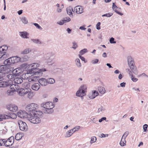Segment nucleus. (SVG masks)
<instances>
[{
  "label": "nucleus",
  "mask_w": 148,
  "mask_h": 148,
  "mask_svg": "<svg viewBox=\"0 0 148 148\" xmlns=\"http://www.w3.org/2000/svg\"><path fill=\"white\" fill-rule=\"evenodd\" d=\"M48 81V84H52L55 83V80L53 78H49L47 79Z\"/></svg>",
  "instance_id": "nucleus-43"
},
{
  "label": "nucleus",
  "mask_w": 148,
  "mask_h": 148,
  "mask_svg": "<svg viewBox=\"0 0 148 148\" xmlns=\"http://www.w3.org/2000/svg\"><path fill=\"white\" fill-rule=\"evenodd\" d=\"M30 91H31V89L20 88L18 91V92L19 95L23 96L28 93Z\"/></svg>",
  "instance_id": "nucleus-9"
},
{
  "label": "nucleus",
  "mask_w": 148,
  "mask_h": 148,
  "mask_svg": "<svg viewBox=\"0 0 148 148\" xmlns=\"http://www.w3.org/2000/svg\"><path fill=\"white\" fill-rule=\"evenodd\" d=\"M22 71L20 68H16L12 71V73L14 74L15 76L19 75L21 73Z\"/></svg>",
  "instance_id": "nucleus-15"
},
{
  "label": "nucleus",
  "mask_w": 148,
  "mask_h": 148,
  "mask_svg": "<svg viewBox=\"0 0 148 148\" xmlns=\"http://www.w3.org/2000/svg\"><path fill=\"white\" fill-rule=\"evenodd\" d=\"M32 69L29 71L27 73L25 74V76H27L29 74H34L35 75L38 74L39 75H42V71H46V69H39L37 68L39 66V64L37 63H34L31 65Z\"/></svg>",
  "instance_id": "nucleus-1"
},
{
  "label": "nucleus",
  "mask_w": 148,
  "mask_h": 148,
  "mask_svg": "<svg viewBox=\"0 0 148 148\" xmlns=\"http://www.w3.org/2000/svg\"><path fill=\"white\" fill-rule=\"evenodd\" d=\"M27 67V63H23L21 65V68H21V69H22V70H23L26 69Z\"/></svg>",
  "instance_id": "nucleus-46"
},
{
  "label": "nucleus",
  "mask_w": 148,
  "mask_h": 148,
  "mask_svg": "<svg viewBox=\"0 0 148 148\" xmlns=\"http://www.w3.org/2000/svg\"><path fill=\"white\" fill-rule=\"evenodd\" d=\"M40 106L45 109L44 112L47 114H51L53 112V108L54 107V105L52 102L43 103L40 104Z\"/></svg>",
  "instance_id": "nucleus-2"
},
{
  "label": "nucleus",
  "mask_w": 148,
  "mask_h": 148,
  "mask_svg": "<svg viewBox=\"0 0 148 148\" xmlns=\"http://www.w3.org/2000/svg\"><path fill=\"white\" fill-rule=\"evenodd\" d=\"M105 108L103 106H101L98 108V112L99 113H101L103 111H105Z\"/></svg>",
  "instance_id": "nucleus-45"
},
{
  "label": "nucleus",
  "mask_w": 148,
  "mask_h": 148,
  "mask_svg": "<svg viewBox=\"0 0 148 148\" xmlns=\"http://www.w3.org/2000/svg\"><path fill=\"white\" fill-rule=\"evenodd\" d=\"M148 125L147 124H145L143 126L144 131L145 132H147V131Z\"/></svg>",
  "instance_id": "nucleus-54"
},
{
  "label": "nucleus",
  "mask_w": 148,
  "mask_h": 148,
  "mask_svg": "<svg viewBox=\"0 0 148 148\" xmlns=\"http://www.w3.org/2000/svg\"><path fill=\"white\" fill-rule=\"evenodd\" d=\"M130 69H131L132 72L136 75L138 74V71L137 70L136 67L135 66V64L130 66H129Z\"/></svg>",
  "instance_id": "nucleus-18"
},
{
  "label": "nucleus",
  "mask_w": 148,
  "mask_h": 148,
  "mask_svg": "<svg viewBox=\"0 0 148 148\" xmlns=\"http://www.w3.org/2000/svg\"><path fill=\"white\" fill-rule=\"evenodd\" d=\"M34 115L36 114V116H38L40 118V117L43 114V113L41 111H37V110H36V111L34 113Z\"/></svg>",
  "instance_id": "nucleus-35"
},
{
  "label": "nucleus",
  "mask_w": 148,
  "mask_h": 148,
  "mask_svg": "<svg viewBox=\"0 0 148 148\" xmlns=\"http://www.w3.org/2000/svg\"><path fill=\"white\" fill-rule=\"evenodd\" d=\"M126 138L122 137L121 140L120 142V144L121 146L123 147L125 146L126 144V141L125 140Z\"/></svg>",
  "instance_id": "nucleus-31"
},
{
  "label": "nucleus",
  "mask_w": 148,
  "mask_h": 148,
  "mask_svg": "<svg viewBox=\"0 0 148 148\" xmlns=\"http://www.w3.org/2000/svg\"><path fill=\"white\" fill-rule=\"evenodd\" d=\"M98 90L100 93L103 94L106 92V90L102 86H100L98 88Z\"/></svg>",
  "instance_id": "nucleus-33"
},
{
  "label": "nucleus",
  "mask_w": 148,
  "mask_h": 148,
  "mask_svg": "<svg viewBox=\"0 0 148 148\" xmlns=\"http://www.w3.org/2000/svg\"><path fill=\"white\" fill-rule=\"evenodd\" d=\"M16 118V115L14 113L11 112L7 114L0 115V121L3 119H15Z\"/></svg>",
  "instance_id": "nucleus-5"
},
{
  "label": "nucleus",
  "mask_w": 148,
  "mask_h": 148,
  "mask_svg": "<svg viewBox=\"0 0 148 148\" xmlns=\"http://www.w3.org/2000/svg\"><path fill=\"white\" fill-rule=\"evenodd\" d=\"M101 23L100 22H98L96 25V28L98 30L100 29L101 28L100 26V25Z\"/></svg>",
  "instance_id": "nucleus-63"
},
{
  "label": "nucleus",
  "mask_w": 148,
  "mask_h": 148,
  "mask_svg": "<svg viewBox=\"0 0 148 148\" xmlns=\"http://www.w3.org/2000/svg\"><path fill=\"white\" fill-rule=\"evenodd\" d=\"M75 62L76 65L78 67H80L81 66V64L80 62V60L79 59H76Z\"/></svg>",
  "instance_id": "nucleus-38"
},
{
  "label": "nucleus",
  "mask_w": 148,
  "mask_h": 148,
  "mask_svg": "<svg viewBox=\"0 0 148 148\" xmlns=\"http://www.w3.org/2000/svg\"><path fill=\"white\" fill-rule=\"evenodd\" d=\"M66 11L67 14L69 15L71 17H73L72 12H73V8L69 6L67 8Z\"/></svg>",
  "instance_id": "nucleus-17"
},
{
  "label": "nucleus",
  "mask_w": 148,
  "mask_h": 148,
  "mask_svg": "<svg viewBox=\"0 0 148 148\" xmlns=\"http://www.w3.org/2000/svg\"><path fill=\"white\" fill-rule=\"evenodd\" d=\"M88 97L90 99H94L95 98V94H94L93 92H90L88 95Z\"/></svg>",
  "instance_id": "nucleus-47"
},
{
  "label": "nucleus",
  "mask_w": 148,
  "mask_h": 148,
  "mask_svg": "<svg viewBox=\"0 0 148 148\" xmlns=\"http://www.w3.org/2000/svg\"><path fill=\"white\" fill-rule=\"evenodd\" d=\"M23 59L24 61H26L28 60L29 58L27 56L25 55L23 57Z\"/></svg>",
  "instance_id": "nucleus-59"
},
{
  "label": "nucleus",
  "mask_w": 148,
  "mask_h": 148,
  "mask_svg": "<svg viewBox=\"0 0 148 148\" xmlns=\"http://www.w3.org/2000/svg\"><path fill=\"white\" fill-rule=\"evenodd\" d=\"M12 83L11 80L7 81L0 82V87H6L10 86Z\"/></svg>",
  "instance_id": "nucleus-11"
},
{
  "label": "nucleus",
  "mask_w": 148,
  "mask_h": 148,
  "mask_svg": "<svg viewBox=\"0 0 148 148\" xmlns=\"http://www.w3.org/2000/svg\"><path fill=\"white\" fill-rule=\"evenodd\" d=\"M31 40L37 44H41L42 43L41 42L39 39H32Z\"/></svg>",
  "instance_id": "nucleus-42"
},
{
  "label": "nucleus",
  "mask_w": 148,
  "mask_h": 148,
  "mask_svg": "<svg viewBox=\"0 0 148 148\" xmlns=\"http://www.w3.org/2000/svg\"><path fill=\"white\" fill-rule=\"evenodd\" d=\"M63 21L64 23H66L70 21H71V19L69 17H66L64 18Z\"/></svg>",
  "instance_id": "nucleus-51"
},
{
  "label": "nucleus",
  "mask_w": 148,
  "mask_h": 148,
  "mask_svg": "<svg viewBox=\"0 0 148 148\" xmlns=\"http://www.w3.org/2000/svg\"><path fill=\"white\" fill-rule=\"evenodd\" d=\"M22 137V134L17 133L15 136V138L16 140H18L21 139Z\"/></svg>",
  "instance_id": "nucleus-36"
},
{
  "label": "nucleus",
  "mask_w": 148,
  "mask_h": 148,
  "mask_svg": "<svg viewBox=\"0 0 148 148\" xmlns=\"http://www.w3.org/2000/svg\"><path fill=\"white\" fill-rule=\"evenodd\" d=\"M113 15V14L112 13H108L104 14H103L102 16V17L106 16L107 17H110Z\"/></svg>",
  "instance_id": "nucleus-49"
},
{
  "label": "nucleus",
  "mask_w": 148,
  "mask_h": 148,
  "mask_svg": "<svg viewBox=\"0 0 148 148\" xmlns=\"http://www.w3.org/2000/svg\"><path fill=\"white\" fill-rule=\"evenodd\" d=\"M21 20L23 23L27 24L28 23V21L27 19L24 16L21 17Z\"/></svg>",
  "instance_id": "nucleus-37"
},
{
  "label": "nucleus",
  "mask_w": 148,
  "mask_h": 148,
  "mask_svg": "<svg viewBox=\"0 0 148 148\" xmlns=\"http://www.w3.org/2000/svg\"><path fill=\"white\" fill-rule=\"evenodd\" d=\"M17 115L19 117L22 118H25L27 117L28 115V113L25 111L20 110L17 113Z\"/></svg>",
  "instance_id": "nucleus-10"
},
{
  "label": "nucleus",
  "mask_w": 148,
  "mask_h": 148,
  "mask_svg": "<svg viewBox=\"0 0 148 148\" xmlns=\"http://www.w3.org/2000/svg\"><path fill=\"white\" fill-rule=\"evenodd\" d=\"M4 141V145L7 147L12 146L13 144L14 141V138L13 136H12L6 140V139H3Z\"/></svg>",
  "instance_id": "nucleus-6"
},
{
  "label": "nucleus",
  "mask_w": 148,
  "mask_h": 148,
  "mask_svg": "<svg viewBox=\"0 0 148 148\" xmlns=\"http://www.w3.org/2000/svg\"><path fill=\"white\" fill-rule=\"evenodd\" d=\"M14 82L18 84H21L23 80L22 78L19 77H17L14 79Z\"/></svg>",
  "instance_id": "nucleus-29"
},
{
  "label": "nucleus",
  "mask_w": 148,
  "mask_h": 148,
  "mask_svg": "<svg viewBox=\"0 0 148 148\" xmlns=\"http://www.w3.org/2000/svg\"><path fill=\"white\" fill-rule=\"evenodd\" d=\"M108 134H104L102 133L101 134V136H100L101 138H105L108 137Z\"/></svg>",
  "instance_id": "nucleus-62"
},
{
  "label": "nucleus",
  "mask_w": 148,
  "mask_h": 148,
  "mask_svg": "<svg viewBox=\"0 0 148 148\" xmlns=\"http://www.w3.org/2000/svg\"><path fill=\"white\" fill-rule=\"evenodd\" d=\"M6 66L4 65L0 66V71H2L6 70Z\"/></svg>",
  "instance_id": "nucleus-48"
},
{
  "label": "nucleus",
  "mask_w": 148,
  "mask_h": 148,
  "mask_svg": "<svg viewBox=\"0 0 148 148\" xmlns=\"http://www.w3.org/2000/svg\"><path fill=\"white\" fill-rule=\"evenodd\" d=\"M32 49L30 48H26L24 49L21 52V54H26L29 53L31 52Z\"/></svg>",
  "instance_id": "nucleus-28"
},
{
  "label": "nucleus",
  "mask_w": 148,
  "mask_h": 148,
  "mask_svg": "<svg viewBox=\"0 0 148 148\" xmlns=\"http://www.w3.org/2000/svg\"><path fill=\"white\" fill-rule=\"evenodd\" d=\"M8 47L6 45L2 46L0 47V51L1 52L4 53V56L5 55V51L8 49Z\"/></svg>",
  "instance_id": "nucleus-25"
},
{
  "label": "nucleus",
  "mask_w": 148,
  "mask_h": 148,
  "mask_svg": "<svg viewBox=\"0 0 148 148\" xmlns=\"http://www.w3.org/2000/svg\"><path fill=\"white\" fill-rule=\"evenodd\" d=\"M83 8L82 6H77L75 7L74 10L77 14H81L83 12Z\"/></svg>",
  "instance_id": "nucleus-13"
},
{
  "label": "nucleus",
  "mask_w": 148,
  "mask_h": 148,
  "mask_svg": "<svg viewBox=\"0 0 148 148\" xmlns=\"http://www.w3.org/2000/svg\"><path fill=\"white\" fill-rule=\"evenodd\" d=\"M114 38L113 37L111 38L110 40V43L111 44H115L116 41H114Z\"/></svg>",
  "instance_id": "nucleus-55"
},
{
  "label": "nucleus",
  "mask_w": 148,
  "mask_h": 148,
  "mask_svg": "<svg viewBox=\"0 0 148 148\" xmlns=\"http://www.w3.org/2000/svg\"><path fill=\"white\" fill-rule=\"evenodd\" d=\"M117 8V6L115 5L114 3H113L112 4V8L114 10V12H116L117 14L120 15H123V13L120 12L118 11L116 9Z\"/></svg>",
  "instance_id": "nucleus-23"
},
{
  "label": "nucleus",
  "mask_w": 148,
  "mask_h": 148,
  "mask_svg": "<svg viewBox=\"0 0 148 148\" xmlns=\"http://www.w3.org/2000/svg\"><path fill=\"white\" fill-rule=\"evenodd\" d=\"M38 108V105L34 103H31L27 105L25 109L28 112V114H33Z\"/></svg>",
  "instance_id": "nucleus-3"
},
{
  "label": "nucleus",
  "mask_w": 148,
  "mask_h": 148,
  "mask_svg": "<svg viewBox=\"0 0 148 148\" xmlns=\"http://www.w3.org/2000/svg\"><path fill=\"white\" fill-rule=\"evenodd\" d=\"M79 89L82 90V92L83 94V95H86V90L87 89V87L86 85H83L81 86Z\"/></svg>",
  "instance_id": "nucleus-24"
},
{
  "label": "nucleus",
  "mask_w": 148,
  "mask_h": 148,
  "mask_svg": "<svg viewBox=\"0 0 148 148\" xmlns=\"http://www.w3.org/2000/svg\"><path fill=\"white\" fill-rule=\"evenodd\" d=\"M18 124L21 130L26 131L28 129L27 125L26 123L21 120H19L18 121Z\"/></svg>",
  "instance_id": "nucleus-7"
},
{
  "label": "nucleus",
  "mask_w": 148,
  "mask_h": 148,
  "mask_svg": "<svg viewBox=\"0 0 148 148\" xmlns=\"http://www.w3.org/2000/svg\"><path fill=\"white\" fill-rule=\"evenodd\" d=\"M38 82L42 86H45L48 84L47 80L44 78L40 79L38 81Z\"/></svg>",
  "instance_id": "nucleus-14"
},
{
  "label": "nucleus",
  "mask_w": 148,
  "mask_h": 148,
  "mask_svg": "<svg viewBox=\"0 0 148 148\" xmlns=\"http://www.w3.org/2000/svg\"><path fill=\"white\" fill-rule=\"evenodd\" d=\"M5 73H3L1 72H0V81H2L3 79H5Z\"/></svg>",
  "instance_id": "nucleus-39"
},
{
  "label": "nucleus",
  "mask_w": 148,
  "mask_h": 148,
  "mask_svg": "<svg viewBox=\"0 0 148 148\" xmlns=\"http://www.w3.org/2000/svg\"><path fill=\"white\" fill-rule=\"evenodd\" d=\"M7 109L13 112H16L18 110L17 106L14 104H10L7 106Z\"/></svg>",
  "instance_id": "nucleus-12"
},
{
  "label": "nucleus",
  "mask_w": 148,
  "mask_h": 148,
  "mask_svg": "<svg viewBox=\"0 0 148 148\" xmlns=\"http://www.w3.org/2000/svg\"><path fill=\"white\" fill-rule=\"evenodd\" d=\"M129 134V132L127 131H126L125 132L123 135L122 137L124 138H126L127 136H128Z\"/></svg>",
  "instance_id": "nucleus-60"
},
{
  "label": "nucleus",
  "mask_w": 148,
  "mask_h": 148,
  "mask_svg": "<svg viewBox=\"0 0 148 148\" xmlns=\"http://www.w3.org/2000/svg\"><path fill=\"white\" fill-rule=\"evenodd\" d=\"M28 94V97L29 99H31L34 96L33 92H31V91L29 92Z\"/></svg>",
  "instance_id": "nucleus-50"
},
{
  "label": "nucleus",
  "mask_w": 148,
  "mask_h": 148,
  "mask_svg": "<svg viewBox=\"0 0 148 148\" xmlns=\"http://www.w3.org/2000/svg\"><path fill=\"white\" fill-rule=\"evenodd\" d=\"M19 34L23 38H28L27 36L29 35V34L26 32H19Z\"/></svg>",
  "instance_id": "nucleus-20"
},
{
  "label": "nucleus",
  "mask_w": 148,
  "mask_h": 148,
  "mask_svg": "<svg viewBox=\"0 0 148 148\" xmlns=\"http://www.w3.org/2000/svg\"><path fill=\"white\" fill-rule=\"evenodd\" d=\"M16 84L15 85V90H14L15 91H17L18 92V90L20 89V88H19L20 87L18 85V84L15 83Z\"/></svg>",
  "instance_id": "nucleus-57"
},
{
  "label": "nucleus",
  "mask_w": 148,
  "mask_h": 148,
  "mask_svg": "<svg viewBox=\"0 0 148 148\" xmlns=\"http://www.w3.org/2000/svg\"><path fill=\"white\" fill-rule=\"evenodd\" d=\"M41 75H39L38 74H36L35 75L34 74H33L31 76H30V74H29L28 75L26 76L28 79V81L29 82H36L38 80V78Z\"/></svg>",
  "instance_id": "nucleus-8"
},
{
  "label": "nucleus",
  "mask_w": 148,
  "mask_h": 148,
  "mask_svg": "<svg viewBox=\"0 0 148 148\" xmlns=\"http://www.w3.org/2000/svg\"><path fill=\"white\" fill-rule=\"evenodd\" d=\"M15 77L16 76L14 75L13 74V73H12V74H8L5 73V79H6L7 78L10 80L12 79H14Z\"/></svg>",
  "instance_id": "nucleus-21"
},
{
  "label": "nucleus",
  "mask_w": 148,
  "mask_h": 148,
  "mask_svg": "<svg viewBox=\"0 0 148 148\" xmlns=\"http://www.w3.org/2000/svg\"><path fill=\"white\" fill-rule=\"evenodd\" d=\"M27 119L31 123L35 124L39 123L41 121L40 118L34 114H28Z\"/></svg>",
  "instance_id": "nucleus-4"
},
{
  "label": "nucleus",
  "mask_w": 148,
  "mask_h": 148,
  "mask_svg": "<svg viewBox=\"0 0 148 148\" xmlns=\"http://www.w3.org/2000/svg\"><path fill=\"white\" fill-rule=\"evenodd\" d=\"M33 24L37 29H39L40 30H42V27H40L38 24L37 23H34Z\"/></svg>",
  "instance_id": "nucleus-52"
},
{
  "label": "nucleus",
  "mask_w": 148,
  "mask_h": 148,
  "mask_svg": "<svg viewBox=\"0 0 148 148\" xmlns=\"http://www.w3.org/2000/svg\"><path fill=\"white\" fill-rule=\"evenodd\" d=\"M4 64L6 65H9L12 64L11 58L5 60L4 62Z\"/></svg>",
  "instance_id": "nucleus-26"
},
{
  "label": "nucleus",
  "mask_w": 148,
  "mask_h": 148,
  "mask_svg": "<svg viewBox=\"0 0 148 148\" xmlns=\"http://www.w3.org/2000/svg\"><path fill=\"white\" fill-rule=\"evenodd\" d=\"M127 62L129 66L135 64L133 59L130 56L127 57Z\"/></svg>",
  "instance_id": "nucleus-16"
},
{
  "label": "nucleus",
  "mask_w": 148,
  "mask_h": 148,
  "mask_svg": "<svg viewBox=\"0 0 148 148\" xmlns=\"http://www.w3.org/2000/svg\"><path fill=\"white\" fill-rule=\"evenodd\" d=\"M14 92L13 90H8L6 92V94L8 96H12L14 94Z\"/></svg>",
  "instance_id": "nucleus-34"
},
{
  "label": "nucleus",
  "mask_w": 148,
  "mask_h": 148,
  "mask_svg": "<svg viewBox=\"0 0 148 148\" xmlns=\"http://www.w3.org/2000/svg\"><path fill=\"white\" fill-rule=\"evenodd\" d=\"M131 79L133 82H136L138 81V79L137 78L134 77H133L132 75H131Z\"/></svg>",
  "instance_id": "nucleus-58"
},
{
  "label": "nucleus",
  "mask_w": 148,
  "mask_h": 148,
  "mask_svg": "<svg viewBox=\"0 0 148 148\" xmlns=\"http://www.w3.org/2000/svg\"><path fill=\"white\" fill-rule=\"evenodd\" d=\"M40 86L38 83H35L32 86V88L35 91L38 90L40 88Z\"/></svg>",
  "instance_id": "nucleus-22"
},
{
  "label": "nucleus",
  "mask_w": 148,
  "mask_h": 148,
  "mask_svg": "<svg viewBox=\"0 0 148 148\" xmlns=\"http://www.w3.org/2000/svg\"><path fill=\"white\" fill-rule=\"evenodd\" d=\"M80 128V127L79 126H75L74 128L71 129L73 133L75 132L78 131Z\"/></svg>",
  "instance_id": "nucleus-44"
},
{
  "label": "nucleus",
  "mask_w": 148,
  "mask_h": 148,
  "mask_svg": "<svg viewBox=\"0 0 148 148\" xmlns=\"http://www.w3.org/2000/svg\"><path fill=\"white\" fill-rule=\"evenodd\" d=\"M73 133L71 129L69 130L66 132L64 135L65 137L66 138L69 137L72 135Z\"/></svg>",
  "instance_id": "nucleus-27"
},
{
  "label": "nucleus",
  "mask_w": 148,
  "mask_h": 148,
  "mask_svg": "<svg viewBox=\"0 0 148 148\" xmlns=\"http://www.w3.org/2000/svg\"><path fill=\"white\" fill-rule=\"evenodd\" d=\"M12 83L10 85V88L11 89H13V90L14 91L15 90V85L16 84L15 83L14 84H12Z\"/></svg>",
  "instance_id": "nucleus-53"
},
{
  "label": "nucleus",
  "mask_w": 148,
  "mask_h": 148,
  "mask_svg": "<svg viewBox=\"0 0 148 148\" xmlns=\"http://www.w3.org/2000/svg\"><path fill=\"white\" fill-rule=\"evenodd\" d=\"M97 140V138L95 136H93L91 137L90 143L91 144L95 143Z\"/></svg>",
  "instance_id": "nucleus-41"
},
{
  "label": "nucleus",
  "mask_w": 148,
  "mask_h": 148,
  "mask_svg": "<svg viewBox=\"0 0 148 148\" xmlns=\"http://www.w3.org/2000/svg\"><path fill=\"white\" fill-rule=\"evenodd\" d=\"M88 51V50L86 49H84L81 50L79 52V53L81 55H82L85 53L87 52Z\"/></svg>",
  "instance_id": "nucleus-40"
},
{
  "label": "nucleus",
  "mask_w": 148,
  "mask_h": 148,
  "mask_svg": "<svg viewBox=\"0 0 148 148\" xmlns=\"http://www.w3.org/2000/svg\"><path fill=\"white\" fill-rule=\"evenodd\" d=\"M11 59L12 60V64L16 63L20 61V58L17 56L12 57Z\"/></svg>",
  "instance_id": "nucleus-19"
},
{
  "label": "nucleus",
  "mask_w": 148,
  "mask_h": 148,
  "mask_svg": "<svg viewBox=\"0 0 148 148\" xmlns=\"http://www.w3.org/2000/svg\"><path fill=\"white\" fill-rule=\"evenodd\" d=\"M73 47H72V48H73L74 49H75L77 47V45L75 42H73Z\"/></svg>",
  "instance_id": "nucleus-61"
},
{
  "label": "nucleus",
  "mask_w": 148,
  "mask_h": 148,
  "mask_svg": "<svg viewBox=\"0 0 148 148\" xmlns=\"http://www.w3.org/2000/svg\"><path fill=\"white\" fill-rule=\"evenodd\" d=\"M76 96L77 97H81L82 99L83 98V97L84 95H83V94L82 92V90H80L79 88V90L77 91L76 93Z\"/></svg>",
  "instance_id": "nucleus-30"
},
{
  "label": "nucleus",
  "mask_w": 148,
  "mask_h": 148,
  "mask_svg": "<svg viewBox=\"0 0 148 148\" xmlns=\"http://www.w3.org/2000/svg\"><path fill=\"white\" fill-rule=\"evenodd\" d=\"M4 141L3 139H0V146H3L4 145Z\"/></svg>",
  "instance_id": "nucleus-64"
},
{
  "label": "nucleus",
  "mask_w": 148,
  "mask_h": 148,
  "mask_svg": "<svg viewBox=\"0 0 148 148\" xmlns=\"http://www.w3.org/2000/svg\"><path fill=\"white\" fill-rule=\"evenodd\" d=\"M99 61V60L98 59H95L91 61V63L93 64H95L97 63Z\"/></svg>",
  "instance_id": "nucleus-56"
},
{
  "label": "nucleus",
  "mask_w": 148,
  "mask_h": 148,
  "mask_svg": "<svg viewBox=\"0 0 148 148\" xmlns=\"http://www.w3.org/2000/svg\"><path fill=\"white\" fill-rule=\"evenodd\" d=\"M23 87L25 89H30L29 88L30 87V83L28 82H26L24 83L22 85Z\"/></svg>",
  "instance_id": "nucleus-32"
}]
</instances>
